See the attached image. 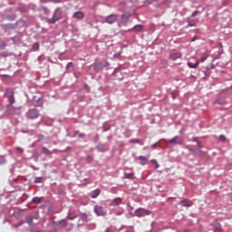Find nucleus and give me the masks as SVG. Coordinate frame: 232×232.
Returning a JSON list of instances; mask_svg holds the SVG:
<instances>
[{"label":"nucleus","mask_w":232,"mask_h":232,"mask_svg":"<svg viewBox=\"0 0 232 232\" xmlns=\"http://www.w3.org/2000/svg\"><path fill=\"white\" fill-rule=\"evenodd\" d=\"M62 16H63V10L61 8H56L53 14V17L50 19H47V23L49 24H55L57 21H60Z\"/></svg>","instance_id":"nucleus-1"},{"label":"nucleus","mask_w":232,"mask_h":232,"mask_svg":"<svg viewBox=\"0 0 232 232\" xmlns=\"http://www.w3.org/2000/svg\"><path fill=\"white\" fill-rule=\"evenodd\" d=\"M119 19V14H111L104 18L105 23L108 24H113Z\"/></svg>","instance_id":"nucleus-2"},{"label":"nucleus","mask_w":232,"mask_h":232,"mask_svg":"<svg viewBox=\"0 0 232 232\" xmlns=\"http://www.w3.org/2000/svg\"><path fill=\"white\" fill-rule=\"evenodd\" d=\"M169 142V144H172V146H177V144L182 145V144H184V140H182V138H180V136H175Z\"/></svg>","instance_id":"nucleus-3"},{"label":"nucleus","mask_w":232,"mask_h":232,"mask_svg":"<svg viewBox=\"0 0 232 232\" xmlns=\"http://www.w3.org/2000/svg\"><path fill=\"white\" fill-rule=\"evenodd\" d=\"M37 117H39V111H37V109H30L27 111L28 119H37Z\"/></svg>","instance_id":"nucleus-4"},{"label":"nucleus","mask_w":232,"mask_h":232,"mask_svg":"<svg viewBox=\"0 0 232 232\" xmlns=\"http://www.w3.org/2000/svg\"><path fill=\"white\" fill-rule=\"evenodd\" d=\"M94 212L96 213V215L98 217H104V208L100 206H95L94 207Z\"/></svg>","instance_id":"nucleus-5"},{"label":"nucleus","mask_w":232,"mask_h":232,"mask_svg":"<svg viewBox=\"0 0 232 232\" xmlns=\"http://www.w3.org/2000/svg\"><path fill=\"white\" fill-rule=\"evenodd\" d=\"M182 57V53H174L169 54V59L171 61H177V59H180Z\"/></svg>","instance_id":"nucleus-6"},{"label":"nucleus","mask_w":232,"mask_h":232,"mask_svg":"<svg viewBox=\"0 0 232 232\" xmlns=\"http://www.w3.org/2000/svg\"><path fill=\"white\" fill-rule=\"evenodd\" d=\"M72 17H74L75 19H84V13L81 12V11H78V12H75L73 14H72Z\"/></svg>","instance_id":"nucleus-7"},{"label":"nucleus","mask_w":232,"mask_h":232,"mask_svg":"<svg viewBox=\"0 0 232 232\" xmlns=\"http://www.w3.org/2000/svg\"><path fill=\"white\" fill-rule=\"evenodd\" d=\"M130 144H140V146H144V140L140 139H131L130 140Z\"/></svg>","instance_id":"nucleus-8"},{"label":"nucleus","mask_w":232,"mask_h":232,"mask_svg":"<svg viewBox=\"0 0 232 232\" xmlns=\"http://www.w3.org/2000/svg\"><path fill=\"white\" fill-rule=\"evenodd\" d=\"M120 204H122V198H116L111 202V206H120Z\"/></svg>","instance_id":"nucleus-9"},{"label":"nucleus","mask_w":232,"mask_h":232,"mask_svg":"<svg viewBox=\"0 0 232 232\" xmlns=\"http://www.w3.org/2000/svg\"><path fill=\"white\" fill-rule=\"evenodd\" d=\"M181 204H182V206H184V208H191V206H192V203L189 199L181 200Z\"/></svg>","instance_id":"nucleus-10"},{"label":"nucleus","mask_w":232,"mask_h":232,"mask_svg":"<svg viewBox=\"0 0 232 232\" xmlns=\"http://www.w3.org/2000/svg\"><path fill=\"white\" fill-rule=\"evenodd\" d=\"M199 63H200V61H198V60L195 63L188 62V68L197 69V68H198Z\"/></svg>","instance_id":"nucleus-11"},{"label":"nucleus","mask_w":232,"mask_h":232,"mask_svg":"<svg viewBox=\"0 0 232 232\" xmlns=\"http://www.w3.org/2000/svg\"><path fill=\"white\" fill-rule=\"evenodd\" d=\"M138 159L139 160H140L141 166H146V163L148 162V158L144 156H139Z\"/></svg>","instance_id":"nucleus-12"},{"label":"nucleus","mask_w":232,"mask_h":232,"mask_svg":"<svg viewBox=\"0 0 232 232\" xmlns=\"http://www.w3.org/2000/svg\"><path fill=\"white\" fill-rule=\"evenodd\" d=\"M134 215H135V217H138V218H142L143 217L142 208H140L136 209L135 212H134Z\"/></svg>","instance_id":"nucleus-13"},{"label":"nucleus","mask_w":232,"mask_h":232,"mask_svg":"<svg viewBox=\"0 0 232 232\" xmlns=\"http://www.w3.org/2000/svg\"><path fill=\"white\" fill-rule=\"evenodd\" d=\"M99 195H101V189L96 188L92 195V198H97Z\"/></svg>","instance_id":"nucleus-14"},{"label":"nucleus","mask_w":232,"mask_h":232,"mask_svg":"<svg viewBox=\"0 0 232 232\" xmlns=\"http://www.w3.org/2000/svg\"><path fill=\"white\" fill-rule=\"evenodd\" d=\"M187 23H188V26H197L195 20H193L191 18H187Z\"/></svg>","instance_id":"nucleus-15"},{"label":"nucleus","mask_w":232,"mask_h":232,"mask_svg":"<svg viewBox=\"0 0 232 232\" xmlns=\"http://www.w3.org/2000/svg\"><path fill=\"white\" fill-rule=\"evenodd\" d=\"M32 202H34V204H41V202H43V198L39 197H34L33 198Z\"/></svg>","instance_id":"nucleus-16"},{"label":"nucleus","mask_w":232,"mask_h":232,"mask_svg":"<svg viewBox=\"0 0 232 232\" xmlns=\"http://www.w3.org/2000/svg\"><path fill=\"white\" fill-rule=\"evenodd\" d=\"M207 59H208V54H206V53H201V54L199 55L200 63H204Z\"/></svg>","instance_id":"nucleus-17"},{"label":"nucleus","mask_w":232,"mask_h":232,"mask_svg":"<svg viewBox=\"0 0 232 232\" xmlns=\"http://www.w3.org/2000/svg\"><path fill=\"white\" fill-rule=\"evenodd\" d=\"M42 151L44 155H52V151H50L46 147H43Z\"/></svg>","instance_id":"nucleus-18"},{"label":"nucleus","mask_w":232,"mask_h":232,"mask_svg":"<svg viewBox=\"0 0 232 232\" xmlns=\"http://www.w3.org/2000/svg\"><path fill=\"white\" fill-rule=\"evenodd\" d=\"M59 225L61 226V227H66V226H68V222L66 221V219H62L59 222Z\"/></svg>","instance_id":"nucleus-19"},{"label":"nucleus","mask_w":232,"mask_h":232,"mask_svg":"<svg viewBox=\"0 0 232 232\" xmlns=\"http://www.w3.org/2000/svg\"><path fill=\"white\" fill-rule=\"evenodd\" d=\"M142 28H144V26H142L141 24H138L133 27V30H135V32H140Z\"/></svg>","instance_id":"nucleus-20"},{"label":"nucleus","mask_w":232,"mask_h":232,"mask_svg":"<svg viewBox=\"0 0 232 232\" xmlns=\"http://www.w3.org/2000/svg\"><path fill=\"white\" fill-rule=\"evenodd\" d=\"M142 215H143V217L151 215V211H150V210H148L146 208H142Z\"/></svg>","instance_id":"nucleus-21"},{"label":"nucleus","mask_w":232,"mask_h":232,"mask_svg":"<svg viewBox=\"0 0 232 232\" xmlns=\"http://www.w3.org/2000/svg\"><path fill=\"white\" fill-rule=\"evenodd\" d=\"M67 218L69 220H73L75 218V215L73 213H72V212H69L68 216H67Z\"/></svg>","instance_id":"nucleus-22"},{"label":"nucleus","mask_w":232,"mask_h":232,"mask_svg":"<svg viewBox=\"0 0 232 232\" xmlns=\"http://www.w3.org/2000/svg\"><path fill=\"white\" fill-rule=\"evenodd\" d=\"M41 182H43V178L41 177L35 178L34 179L35 184H41Z\"/></svg>","instance_id":"nucleus-23"},{"label":"nucleus","mask_w":232,"mask_h":232,"mask_svg":"<svg viewBox=\"0 0 232 232\" xmlns=\"http://www.w3.org/2000/svg\"><path fill=\"white\" fill-rule=\"evenodd\" d=\"M33 50H34V52L39 50V43H34L33 44Z\"/></svg>","instance_id":"nucleus-24"},{"label":"nucleus","mask_w":232,"mask_h":232,"mask_svg":"<svg viewBox=\"0 0 232 232\" xmlns=\"http://www.w3.org/2000/svg\"><path fill=\"white\" fill-rule=\"evenodd\" d=\"M27 224H29V226H32V224H34V218L32 217L27 218Z\"/></svg>","instance_id":"nucleus-25"},{"label":"nucleus","mask_w":232,"mask_h":232,"mask_svg":"<svg viewBox=\"0 0 232 232\" xmlns=\"http://www.w3.org/2000/svg\"><path fill=\"white\" fill-rule=\"evenodd\" d=\"M86 161L90 164V163L93 162V158L92 156H87Z\"/></svg>","instance_id":"nucleus-26"},{"label":"nucleus","mask_w":232,"mask_h":232,"mask_svg":"<svg viewBox=\"0 0 232 232\" xmlns=\"http://www.w3.org/2000/svg\"><path fill=\"white\" fill-rule=\"evenodd\" d=\"M198 14H200V11L196 10V11H194V12L192 13L191 17H197V15H198Z\"/></svg>","instance_id":"nucleus-27"},{"label":"nucleus","mask_w":232,"mask_h":232,"mask_svg":"<svg viewBox=\"0 0 232 232\" xmlns=\"http://www.w3.org/2000/svg\"><path fill=\"white\" fill-rule=\"evenodd\" d=\"M73 137H84V133H79V131H76Z\"/></svg>","instance_id":"nucleus-28"},{"label":"nucleus","mask_w":232,"mask_h":232,"mask_svg":"<svg viewBox=\"0 0 232 232\" xmlns=\"http://www.w3.org/2000/svg\"><path fill=\"white\" fill-rule=\"evenodd\" d=\"M194 154H195V155H202V150H194Z\"/></svg>","instance_id":"nucleus-29"},{"label":"nucleus","mask_w":232,"mask_h":232,"mask_svg":"<svg viewBox=\"0 0 232 232\" xmlns=\"http://www.w3.org/2000/svg\"><path fill=\"white\" fill-rule=\"evenodd\" d=\"M219 140H221V142H225L226 141V136L220 135L219 136Z\"/></svg>","instance_id":"nucleus-30"},{"label":"nucleus","mask_w":232,"mask_h":232,"mask_svg":"<svg viewBox=\"0 0 232 232\" xmlns=\"http://www.w3.org/2000/svg\"><path fill=\"white\" fill-rule=\"evenodd\" d=\"M3 164H6V160H5V158L0 160V166H3Z\"/></svg>","instance_id":"nucleus-31"},{"label":"nucleus","mask_w":232,"mask_h":232,"mask_svg":"<svg viewBox=\"0 0 232 232\" xmlns=\"http://www.w3.org/2000/svg\"><path fill=\"white\" fill-rule=\"evenodd\" d=\"M72 66H73V63L70 62L67 65H66V69L70 70V68H72Z\"/></svg>","instance_id":"nucleus-32"},{"label":"nucleus","mask_w":232,"mask_h":232,"mask_svg":"<svg viewBox=\"0 0 232 232\" xmlns=\"http://www.w3.org/2000/svg\"><path fill=\"white\" fill-rule=\"evenodd\" d=\"M113 57H114V59H120L121 53H118L114 54Z\"/></svg>","instance_id":"nucleus-33"},{"label":"nucleus","mask_w":232,"mask_h":232,"mask_svg":"<svg viewBox=\"0 0 232 232\" xmlns=\"http://www.w3.org/2000/svg\"><path fill=\"white\" fill-rule=\"evenodd\" d=\"M16 150L18 151V153H23V151H24L23 149H22V148H19V147L16 148Z\"/></svg>","instance_id":"nucleus-34"},{"label":"nucleus","mask_w":232,"mask_h":232,"mask_svg":"<svg viewBox=\"0 0 232 232\" xmlns=\"http://www.w3.org/2000/svg\"><path fill=\"white\" fill-rule=\"evenodd\" d=\"M197 144H198V148H202V142L197 141Z\"/></svg>","instance_id":"nucleus-35"},{"label":"nucleus","mask_w":232,"mask_h":232,"mask_svg":"<svg viewBox=\"0 0 232 232\" xmlns=\"http://www.w3.org/2000/svg\"><path fill=\"white\" fill-rule=\"evenodd\" d=\"M158 144H159V142H156V143L152 144L153 150H155V148H157Z\"/></svg>","instance_id":"nucleus-36"},{"label":"nucleus","mask_w":232,"mask_h":232,"mask_svg":"<svg viewBox=\"0 0 232 232\" xmlns=\"http://www.w3.org/2000/svg\"><path fill=\"white\" fill-rule=\"evenodd\" d=\"M150 162L151 164H157V160H151Z\"/></svg>","instance_id":"nucleus-37"},{"label":"nucleus","mask_w":232,"mask_h":232,"mask_svg":"<svg viewBox=\"0 0 232 232\" xmlns=\"http://www.w3.org/2000/svg\"><path fill=\"white\" fill-rule=\"evenodd\" d=\"M159 168H160V165L159 163H156L155 169H159Z\"/></svg>","instance_id":"nucleus-38"},{"label":"nucleus","mask_w":232,"mask_h":232,"mask_svg":"<svg viewBox=\"0 0 232 232\" xmlns=\"http://www.w3.org/2000/svg\"><path fill=\"white\" fill-rule=\"evenodd\" d=\"M58 193H59L60 195H63L64 191H63V189H59Z\"/></svg>","instance_id":"nucleus-39"},{"label":"nucleus","mask_w":232,"mask_h":232,"mask_svg":"<svg viewBox=\"0 0 232 232\" xmlns=\"http://www.w3.org/2000/svg\"><path fill=\"white\" fill-rule=\"evenodd\" d=\"M218 104H224V102H222L221 100H218Z\"/></svg>","instance_id":"nucleus-40"},{"label":"nucleus","mask_w":232,"mask_h":232,"mask_svg":"<svg viewBox=\"0 0 232 232\" xmlns=\"http://www.w3.org/2000/svg\"><path fill=\"white\" fill-rule=\"evenodd\" d=\"M105 232H111V229L107 228Z\"/></svg>","instance_id":"nucleus-41"},{"label":"nucleus","mask_w":232,"mask_h":232,"mask_svg":"<svg viewBox=\"0 0 232 232\" xmlns=\"http://www.w3.org/2000/svg\"><path fill=\"white\" fill-rule=\"evenodd\" d=\"M44 11L48 12V9H46V7H44Z\"/></svg>","instance_id":"nucleus-42"},{"label":"nucleus","mask_w":232,"mask_h":232,"mask_svg":"<svg viewBox=\"0 0 232 232\" xmlns=\"http://www.w3.org/2000/svg\"><path fill=\"white\" fill-rule=\"evenodd\" d=\"M105 65H106V66H110V63L107 62V63H105Z\"/></svg>","instance_id":"nucleus-43"},{"label":"nucleus","mask_w":232,"mask_h":232,"mask_svg":"<svg viewBox=\"0 0 232 232\" xmlns=\"http://www.w3.org/2000/svg\"><path fill=\"white\" fill-rule=\"evenodd\" d=\"M108 130H110V128L109 129H104L103 131H108Z\"/></svg>","instance_id":"nucleus-44"},{"label":"nucleus","mask_w":232,"mask_h":232,"mask_svg":"<svg viewBox=\"0 0 232 232\" xmlns=\"http://www.w3.org/2000/svg\"><path fill=\"white\" fill-rule=\"evenodd\" d=\"M118 215H121V212H118Z\"/></svg>","instance_id":"nucleus-45"}]
</instances>
